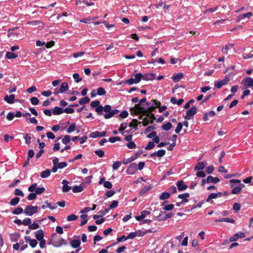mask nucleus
<instances>
[{
	"label": "nucleus",
	"instance_id": "nucleus-1",
	"mask_svg": "<svg viewBox=\"0 0 253 253\" xmlns=\"http://www.w3.org/2000/svg\"><path fill=\"white\" fill-rule=\"evenodd\" d=\"M111 109V106L109 105H106L104 107L99 105L95 108V111L99 115L102 114L103 111L106 112V113L104 114V117L106 119H108L118 114L119 112V110L118 109L112 110Z\"/></svg>",
	"mask_w": 253,
	"mask_h": 253
},
{
	"label": "nucleus",
	"instance_id": "nucleus-2",
	"mask_svg": "<svg viewBox=\"0 0 253 253\" xmlns=\"http://www.w3.org/2000/svg\"><path fill=\"white\" fill-rule=\"evenodd\" d=\"M241 181L239 179H231L230 180V186L234 187L231 190V193L233 194H238L242 190V188L245 187L244 184L240 183Z\"/></svg>",
	"mask_w": 253,
	"mask_h": 253
},
{
	"label": "nucleus",
	"instance_id": "nucleus-3",
	"mask_svg": "<svg viewBox=\"0 0 253 253\" xmlns=\"http://www.w3.org/2000/svg\"><path fill=\"white\" fill-rule=\"evenodd\" d=\"M53 237L51 244L55 247H60L61 246L67 244V241L63 239L61 237L56 236L54 235Z\"/></svg>",
	"mask_w": 253,
	"mask_h": 253
},
{
	"label": "nucleus",
	"instance_id": "nucleus-4",
	"mask_svg": "<svg viewBox=\"0 0 253 253\" xmlns=\"http://www.w3.org/2000/svg\"><path fill=\"white\" fill-rule=\"evenodd\" d=\"M155 75L154 74H149L146 76H143L141 73H137L135 75L134 79L136 83H138L140 82L142 79L144 80H152L155 79Z\"/></svg>",
	"mask_w": 253,
	"mask_h": 253
},
{
	"label": "nucleus",
	"instance_id": "nucleus-5",
	"mask_svg": "<svg viewBox=\"0 0 253 253\" xmlns=\"http://www.w3.org/2000/svg\"><path fill=\"white\" fill-rule=\"evenodd\" d=\"M38 209L39 208L37 206L29 205L26 207L24 213L27 216H32L34 214L38 212Z\"/></svg>",
	"mask_w": 253,
	"mask_h": 253
},
{
	"label": "nucleus",
	"instance_id": "nucleus-6",
	"mask_svg": "<svg viewBox=\"0 0 253 253\" xmlns=\"http://www.w3.org/2000/svg\"><path fill=\"white\" fill-rule=\"evenodd\" d=\"M197 109L196 107H193L186 111V115L184 117L186 120H191L192 117L196 114Z\"/></svg>",
	"mask_w": 253,
	"mask_h": 253
},
{
	"label": "nucleus",
	"instance_id": "nucleus-7",
	"mask_svg": "<svg viewBox=\"0 0 253 253\" xmlns=\"http://www.w3.org/2000/svg\"><path fill=\"white\" fill-rule=\"evenodd\" d=\"M230 81L229 76H226L225 78L218 82H215L214 86L218 88H221L223 85L226 84Z\"/></svg>",
	"mask_w": 253,
	"mask_h": 253
},
{
	"label": "nucleus",
	"instance_id": "nucleus-8",
	"mask_svg": "<svg viewBox=\"0 0 253 253\" xmlns=\"http://www.w3.org/2000/svg\"><path fill=\"white\" fill-rule=\"evenodd\" d=\"M137 170V165L136 163H133L131 164L127 168L126 172L128 174H134Z\"/></svg>",
	"mask_w": 253,
	"mask_h": 253
},
{
	"label": "nucleus",
	"instance_id": "nucleus-9",
	"mask_svg": "<svg viewBox=\"0 0 253 253\" xmlns=\"http://www.w3.org/2000/svg\"><path fill=\"white\" fill-rule=\"evenodd\" d=\"M160 103L155 100H152L149 102H147V106H149L148 110L149 112L152 111L156 107L159 105Z\"/></svg>",
	"mask_w": 253,
	"mask_h": 253
},
{
	"label": "nucleus",
	"instance_id": "nucleus-10",
	"mask_svg": "<svg viewBox=\"0 0 253 253\" xmlns=\"http://www.w3.org/2000/svg\"><path fill=\"white\" fill-rule=\"evenodd\" d=\"M245 237V234L242 232H239L229 238L230 242L237 241L239 238H242Z\"/></svg>",
	"mask_w": 253,
	"mask_h": 253
},
{
	"label": "nucleus",
	"instance_id": "nucleus-11",
	"mask_svg": "<svg viewBox=\"0 0 253 253\" xmlns=\"http://www.w3.org/2000/svg\"><path fill=\"white\" fill-rule=\"evenodd\" d=\"M106 134V131H103L102 132H99L98 131H95L94 132H91L90 135L89 137L91 138H96V137H100L105 136Z\"/></svg>",
	"mask_w": 253,
	"mask_h": 253
},
{
	"label": "nucleus",
	"instance_id": "nucleus-12",
	"mask_svg": "<svg viewBox=\"0 0 253 253\" xmlns=\"http://www.w3.org/2000/svg\"><path fill=\"white\" fill-rule=\"evenodd\" d=\"M242 83L248 87H253V79L251 77H247L242 80Z\"/></svg>",
	"mask_w": 253,
	"mask_h": 253
},
{
	"label": "nucleus",
	"instance_id": "nucleus-13",
	"mask_svg": "<svg viewBox=\"0 0 253 253\" xmlns=\"http://www.w3.org/2000/svg\"><path fill=\"white\" fill-rule=\"evenodd\" d=\"M253 16V13L251 12H247L245 14H240L237 17V22H240L244 18H250Z\"/></svg>",
	"mask_w": 253,
	"mask_h": 253
},
{
	"label": "nucleus",
	"instance_id": "nucleus-14",
	"mask_svg": "<svg viewBox=\"0 0 253 253\" xmlns=\"http://www.w3.org/2000/svg\"><path fill=\"white\" fill-rule=\"evenodd\" d=\"M25 239L26 242L29 243L32 248H35L38 244V242L36 240L32 239L29 236H26L25 237Z\"/></svg>",
	"mask_w": 253,
	"mask_h": 253
},
{
	"label": "nucleus",
	"instance_id": "nucleus-15",
	"mask_svg": "<svg viewBox=\"0 0 253 253\" xmlns=\"http://www.w3.org/2000/svg\"><path fill=\"white\" fill-rule=\"evenodd\" d=\"M84 186L85 183H82L79 186H74L72 191L75 193L81 192L83 191Z\"/></svg>",
	"mask_w": 253,
	"mask_h": 253
},
{
	"label": "nucleus",
	"instance_id": "nucleus-16",
	"mask_svg": "<svg viewBox=\"0 0 253 253\" xmlns=\"http://www.w3.org/2000/svg\"><path fill=\"white\" fill-rule=\"evenodd\" d=\"M150 214V212L148 211L144 210L140 212V215L135 217L137 221L143 219L147 215Z\"/></svg>",
	"mask_w": 253,
	"mask_h": 253
},
{
	"label": "nucleus",
	"instance_id": "nucleus-17",
	"mask_svg": "<svg viewBox=\"0 0 253 253\" xmlns=\"http://www.w3.org/2000/svg\"><path fill=\"white\" fill-rule=\"evenodd\" d=\"M4 100L8 104H12L15 102V95L10 94V95H6L4 97Z\"/></svg>",
	"mask_w": 253,
	"mask_h": 253
},
{
	"label": "nucleus",
	"instance_id": "nucleus-18",
	"mask_svg": "<svg viewBox=\"0 0 253 253\" xmlns=\"http://www.w3.org/2000/svg\"><path fill=\"white\" fill-rule=\"evenodd\" d=\"M164 213L165 212L161 211L160 214L156 217L157 219L159 221L166 220L173 215L171 213H167L163 217H161V215Z\"/></svg>",
	"mask_w": 253,
	"mask_h": 253
},
{
	"label": "nucleus",
	"instance_id": "nucleus-19",
	"mask_svg": "<svg viewBox=\"0 0 253 253\" xmlns=\"http://www.w3.org/2000/svg\"><path fill=\"white\" fill-rule=\"evenodd\" d=\"M62 184H63L62 191L64 192H69L71 188L68 186L69 182L66 180H63L62 181Z\"/></svg>",
	"mask_w": 253,
	"mask_h": 253
},
{
	"label": "nucleus",
	"instance_id": "nucleus-20",
	"mask_svg": "<svg viewBox=\"0 0 253 253\" xmlns=\"http://www.w3.org/2000/svg\"><path fill=\"white\" fill-rule=\"evenodd\" d=\"M176 186L177 187V189L179 191H183L187 188V185H186L182 180L178 181L176 183Z\"/></svg>",
	"mask_w": 253,
	"mask_h": 253
},
{
	"label": "nucleus",
	"instance_id": "nucleus-21",
	"mask_svg": "<svg viewBox=\"0 0 253 253\" xmlns=\"http://www.w3.org/2000/svg\"><path fill=\"white\" fill-rule=\"evenodd\" d=\"M35 233L36 238L38 241H41L43 239L44 232L42 229L39 230L35 232Z\"/></svg>",
	"mask_w": 253,
	"mask_h": 253
},
{
	"label": "nucleus",
	"instance_id": "nucleus-22",
	"mask_svg": "<svg viewBox=\"0 0 253 253\" xmlns=\"http://www.w3.org/2000/svg\"><path fill=\"white\" fill-rule=\"evenodd\" d=\"M183 77V74L182 73H179L178 74H174L171 79L174 82H179L182 78Z\"/></svg>",
	"mask_w": 253,
	"mask_h": 253
},
{
	"label": "nucleus",
	"instance_id": "nucleus-23",
	"mask_svg": "<svg viewBox=\"0 0 253 253\" xmlns=\"http://www.w3.org/2000/svg\"><path fill=\"white\" fill-rule=\"evenodd\" d=\"M207 183H217L219 181V179L216 177H213L212 176H208L207 178Z\"/></svg>",
	"mask_w": 253,
	"mask_h": 253
},
{
	"label": "nucleus",
	"instance_id": "nucleus-24",
	"mask_svg": "<svg viewBox=\"0 0 253 253\" xmlns=\"http://www.w3.org/2000/svg\"><path fill=\"white\" fill-rule=\"evenodd\" d=\"M222 195L221 192H218L217 193H211L210 194L208 198L207 202H209L211 200L215 199L217 197H220Z\"/></svg>",
	"mask_w": 253,
	"mask_h": 253
},
{
	"label": "nucleus",
	"instance_id": "nucleus-25",
	"mask_svg": "<svg viewBox=\"0 0 253 253\" xmlns=\"http://www.w3.org/2000/svg\"><path fill=\"white\" fill-rule=\"evenodd\" d=\"M166 154V151L165 150H160L157 152H155L151 154V157H153L154 156H158L159 157H162L164 156Z\"/></svg>",
	"mask_w": 253,
	"mask_h": 253
},
{
	"label": "nucleus",
	"instance_id": "nucleus-26",
	"mask_svg": "<svg viewBox=\"0 0 253 253\" xmlns=\"http://www.w3.org/2000/svg\"><path fill=\"white\" fill-rule=\"evenodd\" d=\"M19 237L20 235L19 233H14L10 235V239L12 242H15L18 241Z\"/></svg>",
	"mask_w": 253,
	"mask_h": 253
},
{
	"label": "nucleus",
	"instance_id": "nucleus-27",
	"mask_svg": "<svg viewBox=\"0 0 253 253\" xmlns=\"http://www.w3.org/2000/svg\"><path fill=\"white\" fill-rule=\"evenodd\" d=\"M70 244L73 248H77L80 247L81 241L79 239H74L71 241Z\"/></svg>",
	"mask_w": 253,
	"mask_h": 253
},
{
	"label": "nucleus",
	"instance_id": "nucleus-28",
	"mask_svg": "<svg viewBox=\"0 0 253 253\" xmlns=\"http://www.w3.org/2000/svg\"><path fill=\"white\" fill-rule=\"evenodd\" d=\"M63 113H64L63 109L59 107H54L52 112L53 114L54 115H60Z\"/></svg>",
	"mask_w": 253,
	"mask_h": 253
},
{
	"label": "nucleus",
	"instance_id": "nucleus-29",
	"mask_svg": "<svg viewBox=\"0 0 253 253\" xmlns=\"http://www.w3.org/2000/svg\"><path fill=\"white\" fill-rule=\"evenodd\" d=\"M215 222H227L234 223L235 221L234 219L229 218H221L215 220Z\"/></svg>",
	"mask_w": 253,
	"mask_h": 253
},
{
	"label": "nucleus",
	"instance_id": "nucleus-30",
	"mask_svg": "<svg viewBox=\"0 0 253 253\" xmlns=\"http://www.w3.org/2000/svg\"><path fill=\"white\" fill-rule=\"evenodd\" d=\"M152 189L151 185L146 186L143 187L139 192L140 195L141 196L143 195L144 194L146 193L148 191Z\"/></svg>",
	"mask_w": 253,
	"mask_h": 253
},
{
	"label": "nucleus",
	"instance_id": "nucleus-31",
	"mask_svg": "<svg viewBox=\"0 0 253 253\" xmlns=\"http://www.w3.org/2000/svg\"><path fill=\"white\" fill-rule=\"evenodd\" d=\"M68 84L66 82L62 83L60 86V92H62V93H63L64 92L66 91L68 89Z\"/></svg>",
	"mask_w": 253,
	"mask_h": 253
},
{
	"label": "nucleus",
	"instance_id": "nucleus-32",
	"mask_svg": "<svg viewBox=\"0 0 253 253\" xmlns=\"http://www.w3.org/2000/svg\"><path fill=\"white\" fill-rule=\"evenodd\" d=\"M50 175V170L46 169L42 171L41 173V176L42 178H45L48 177Z\"/></svg>",
	"mask_w": 253,
	"mask_h": 253
},
{
	"label": "nucleus",
	"instance_id": "nucleus-33",
	"mask_svg": "<svg viewBox=\"0 0 253 253\" xmlns=\"http://www.w3.org/2000/svg\"><path fill=\"white\" fill-rule=\"evenodd\" d=\"M205 167V164L203 162H199L197 164L195 168V170H203Z\"/></svg>",
	"mask_w": 253,
	"mask_h": 253
},
{
	"label": "nucleus",
	"instance_id": "nucleus-34",
	"mask_svg": "<svg viewBox=\"0 0 253 253\" xmlns=\"http://www.w3.org/2000/svg\"><path fill=\"white\" fill-rule=\"evenodd\" d=\"M233 45L234 44L232 43L225 45L222 49V52L224 54H227L228 50L231 49Z\"/></svg>",
	"mask_w": 253,
	"mask_h": 253
},
{
	"label": "nucleus",
	"instance_id": "nucleus-35",
	"mask_svg": "<svg viewBox=\"0 0 253 253\" xmlns=\"http://www.w3.org/2000/svg\"><path fill=\"white\" fill-rule=\"evenodd\" d=\"M170 194L169 192H164L160 195L159 198L161 200L168 199L169 198Z\"/></svg>",
	"mask_w": 253,
	"mask_h": 253
},
{
	"label": "nucleus",
	"instance_id": "nucleus-36",
	"mask_svg": "<svg viewBox=\"0 0 253 253\" xmlns=\"http://www.w3.org/2000/svg\"><path fill=\"white\" fill-rule=\"evenodd\" d=\"M172 127V124L170 122H168L164 124L162 126V128L164 130H169Z\"/></svg>",
	"mask_w": 253,
	"mask_h": 253
},
{
	"label": "nucleus",
	"instance_id": "nucleus-37",
	"mask_svg": "<svg viewBox=\"0 0 253 253\" xmlns=\"http://www.w3.org/2000/svg\"><path fill=\"white\" fill-rule=\"evenodd\" d=\"M17 57V55L12 52H7L6 54V57L8 59H14Z\"/></svg>",
	"mask_w": 253,
	"mask_h": 253
},
{
	"label": "nucleus",
	"instance_id": "nucleus-38",
	"mask_svg": "<svg viewBox=\"0 0 253 253\" xmlns=\"http://www.w3.org/2000/svg\"><path fill=\"white\" fill-rule=\"evenodd\" d=\"M71 138L68 135H66L62 139V142L65 145H67L70 141Z\"/></svg>",
	"mask_w": 253,
	"mask_h": 253
},
{
	"label": "nucleus",
	"instance_id": "nucleus-39",
	"mask_svg": "<svg viewBox=\"0 0 253 253\" xmlns=\"http://www.w3.org/2000/svg\"><path fill=\"white\" fill-rule=\"evenodd\" d=\"M76 126L75 123L71 124L70 126L67 128V132L68 133H70L74 131L76 129Z\"/></svg>",
	"mask_w": 253,
	"mask_h": 253
},
{
	"label": "nucleus",
	"instance_id": "nucleus-40",
	"mask_svg": "<svg viewBox=\"0 0 253 253\" xmlns=\"http://www.w3.org/2000/svg\"><path fill=\"white\" fill-rule=\"evenodd\" d=\"M90 101V99L88 97H84L79 100V103L81 105H84L88 103Z\"/></svg>",
	"mask_w": 253,
	"mask_h": 253
},
{
	"label": "nucleus",
	"instance_id": "nucleus-41",
	"mask_svg": "<svg viewBox=\"0 0 253 253\" xmlns=\"http://www.w3.org/2000/svg\"><path fill=\"white\" fill-rule=\"evenodd\" d=\"M122 164V162L120 161H116L114 163V164L112 165V168L114 170H117L121 166Z\"/></svg>",
	"mask_w": 253,
	"mask_h": 253
},
{
	"label": "nucleus",
	"instance_id": "nucleus-42",
	"mask_svg": "<svg viewBox=\"0 0 253 253\" xmlns=\"http://www.w3.org/2000/svg\"><path fill=\"white\" fill-rule=\"evenodd\" d=\"M24 211H23V209L21 207H18L16 208L13 211L12 213L14 214H19L22 213L23 212H24Z\"/></svg>",
	"mask_w": 253,
	"mask_h": 253
},
{
	"label": "nucleus",
	"instance_id": "nucleus-43",
	"mask_svg": "<svg viewBox=\"0 0 253 253\" xmlns=\"http://www.w3.org/2000/svg\"><path fill=\"white\" fill-rule=\"evenodd\" d=\"M96 91L97 95H103L105 94L106 93V91H105L104 88L101 87L98 88L96 90Z\"/></svg>",
	"mask_w": 253,
	"mask_h": 253
},
{
	"label": "nucleus",
	"instance_id": "nucleus-44",
	"mask_svg": "<svg viewBox=\"0 0 253 253\" xmlns=\"http://www.w3.org/2000/svg\"><path fill=\"white\" fill-rule=\"evenodd\" d=\"M19 200H20L19 198L17 197H16L11 199V200L10 201V204L12 206H15L17 204H18V203L19 202Z\"/></svg>",
	"mask_w": 253,
	"mask_h": 253
},
{
	"label": "nucleus",
	"instance_id": "nucleus-45",
	"mask_svg": "<svg viewBox=\"0 0 253 253\" xmlns=\"http://www.w3.org/2000/svg\"><path fill=\"white\" fill-rule=\"evenodd\" d=\"M24 138L26 144H29L31 143V139L32 137L28 133L24 134Z\"/></svg>",
	"mask_w": 253,
	"mask_h": 253
},
{
	"label": "nucleus",
	"instance_id": "nucleus-46",
	"mask_svg": "<svg viewBox=\"0 0 253 253\" xmlns=\"http://www.w3.org/2000/svg\"><path fill=\"white\" fill-rule=\"evenodd\" d=\"M135 159V157H134L133 156L127 159H124V160L123 161V163L124 164H128V163L133 161Z\"/></svg>",
	"mask_w": 253,
	"mask_h": 253
},
{
	"label": "nucleus",
	"instance_id": "nucleus-47",
	"mask_svg": "<svg viewBox=\"0 0 253 253\" xmlns=\"http://www.w3.org/2000/svg\"><path fill=\"white\" fill-rule=\"evenodd\" d=\"M190 195L188 193H185L184 194H179L178 196V198L182 199V200H184V199H187V198L189 197Z\"/></svg>",
	"mask_w": 253,
	"mask_h": 253
},
{
	"label": "nucleus",
	"instance_id": "nucleus-48",
	"mask_svg": "<svg viewBox=\"0 0 253 253\" xmlns=\"http://www.w3.org/2000/svg\"><path fill=\"white\" fill-rule=\"evenodd\" d=\"M39 227L38 223L34 222L33 224H30L29 226V228L31 230H36Z\"/></svg>",
	"mask_w": 253,
	"mask_h": 253
},
{
	"label": "nucleus",
	"instance_id": "nucleus-49",
	"mask_svg": "<svg viewBox=\"0 0 253 253\" xmlns=\"http://www.w3.org/2000/svg\"><path fill=\"white\" fill-rule=\"evenodd\" d=\"M45 190L44 188L43 187H37L35 190V193L36 194H41Z\"/></svg>",
	"mask_w": 253,
	"mask_h": 253
},
{
	"label": "nucleus",
	"instance_id": "nucleus-50",
	"mask_svg": "<svg viewBox=\"0 0 253 253\" xmlns=\"http://www.w3.org/2000/svg\"><path fill=\"white\" fill-rule=\"evenodd\" d=\"M63 111L67 114H72L74 112V109L70 107L63 109Z\"/></svg>",
	"mask_w": 253,
	"mask_h": 253
},
{
	"label": "nucleus",
	"instance_id": "nucleus-51",
	"mask_svg": "<svg viewBox=\"0 0 253 253\" xmlns=\"http://www.w3.org/2000/svg\"><path fill=\"white\" fill-rule=\"evenodd\" d=\"M15 117V114L14 112H10L8 113L6 116V119L9 121H11Z\"/></svg>",
	"mask_w": 253,
	"mask_h": 253
},
{
	"label": "nucleus",
	"instance_id": "nucleus-52",
	"mask_svg": "<svg viewBox=\"0 0 253 253\" xmlns=\"http://www.w3.org/2000/svg\"><path fill=\"white\" fill-rule=\"evenodd\" d=\"M67 166V164L66 162H60L59 163L56 167L58 169H61L65 168Z\"/></svg>",
	"mask_w": 253,
	"mask_h": 253
},
{
	"label": "nucleus",
	"instance_id": "nucleus-53",
	"mask_svg": "<svg viewBox=\"0 0 253 253\" xmlns=\"http://www.w3.org/2000/svg\"><path fill=\"white\" fill-rule=\"evenodd\" d=\"M73 77L77 83H79L82 80L81 78H80L79 74L78 73L74 74Z\"/></svg>",
	"mask_w": 253,
	"mask_h": 253
},
{
	"label": "nucleus",
	"instance_id": "nucleus-54",
	"mask_svg": "<svg viewBox=\"0 0 253 253\" xmlns=\"http://www.w3.org/2000/svg\"><path fill=\"white\" fill-rule=\"evenodd\" d=\"M45 204H47V207L51 210H54L57 208V205L56 204L51 205V204L49 203L48 201H45Z\"/></svg>",
	"mask_w": 253,
	"mask_h": 253
},
{
	"label": "nucleus",
	"instance_id": "nucleus-55",
	"mask_svg": "<svg viewBox=\"0 0 253 253\" xmlns=\"http://www.w3.org/2000/svg\"><path fill=\"white\" fill-rule=\"evenodd\" d=\"M241 209V205L239 203H236L233 205V209L236 212L238 211Z\"/></svg>",
	"mask_w": 253,
	"mask_h": 253
},
{
	"label": "nucleus",
	"instance_id": "nucleus-56",
	"mask_svg": "<svg viewBox=\"0 0 253 253\" xmlns=\"http://www.w3.org/2000/svg\"><path fill=\"white\" fill-rule=\"evenodd\" d=\"M126 146L129 149H134L136 147V145L133 141H130L126 144Z\"/></svg>",
	"mask_w": 253,
	"mask_h": 253
},
{
	"label": "nucleus",
	"instance_id": "nucleus-57",
	"mask_svg": "<svg viewBox=\"0 0 253 253\" xmlns=\"http://www.w3.org/2000/svg\"><path fill=\"white\" fill-rule=\"evenodd\" d=\"M155 146V144L154 143V142H152V141H150L148 143V145L146 146V147L145 148V150H150L151 149H152L153 148H154Z\"/></svg>",
	"mask_w": 253,
	"mask_h": 253
},
{
	"label": "nucleus",
	"instance_id": "nucleus-58",
	"mask_svg": "<svg viewBox=\"0 0 253 253\" xmlns=\"http://www.w3.org/2000/svg\"><path fill=\"white\" fill-rule=\"evenodd\" d=\"M182 128V123H179L177 124V127H176V128L175 129V132L176 133H179L180 132V131L181 130Z\"/></svg>",
	"mask_w": 253,
	"mask_h": 253
},
{
	"label": "nucleus",
	"instance_id": "nucleus-59",
	"mask_svg": "<svg viewBox=\"0 0 253 253\" xmlns=\"http://www.w3.org/2000/svg\"><path fill=\"white\" fill-rule=\"evenodd\" d=\"M125 83L128 84L129 85H131L133 84H137V83L136 82L134 78H130L129 79L126 80Z\"/></svg>",
	"mask_w": 253,
	"mask_h": 253
},
{
	"label": "nucleus",
	"instance_id": "nucleus-60",
	"mask_svg": "<svg viewBox=\"0 0 253 253\" xmlns=\"http://www.w3.org/2000/svg\"><path fill=\"white\" fill-rule=\"evenodd\" d=\"M23 225L29 226L31 223V220L30 218H26L22 221Z\"/></svg>",
	"mask_w": 253,
	"mask_h": 253
},
{
	"label": "nucleus",
	"instance_id": "nucleus-61",
	"mask_svg": "<svg viewBox=\"0 0 253 253\" xmlns=\"http://www.w3.org/2000/svg\"><path fill=\"white\" fill-rule=\"evenodd\" d=\"M14 194L16 196H21L22 197L24 196L23 192L19 189H16L14 191Z\"/></svg>",
	"mask_w": 253,
	"mask_h": 253
},
{
	"label": "nucleus",
	"instance_id": "nucleus-62",
	"mask_svg": "<svg viewBox=\"0 0 253 253\" xmlns=\"http://www.w3.org/2000/svg\"><path fill=\"white\" fill-rule=\"evenodd\" d=\"M67 220L71 221H74L77 219V216L76 215L72 214L67 216Z\"/></svg>",
	"mask_w": 253,
	"mask_h": 253
},
{
	"label": "nucleus",
	"instance_id": "nucleus-63",
	"mask_svg": "<svg viewBox=\"0 0 253 253\" xmlns=\"http://www.w3.org/2000/svg\"><path fill=\"white\" fill-rule=\"evenodd\" d=\"M174 208V205L172 204L166 205L164 207V210L166 211L172 210Z\"/></svg>",
	"mask_w": 253,
	"mask_h": 253
},
{
	"label": "nucleus",
	"instance_id": "nucleus-64",
	"mask_svg": "<svg viewBox=\"0 0 253 253\" xmlns=\"http://www.w3.org/2000/svg\"><path fill=\"white\" fill-rule=\"evenodd\" d=\"M31 102L33 105H37L39 103V99L36 97H33L30 99Z\"/></svg>",
	"mask_w": 253,
	"mask_h": 253
}]
</instances>
